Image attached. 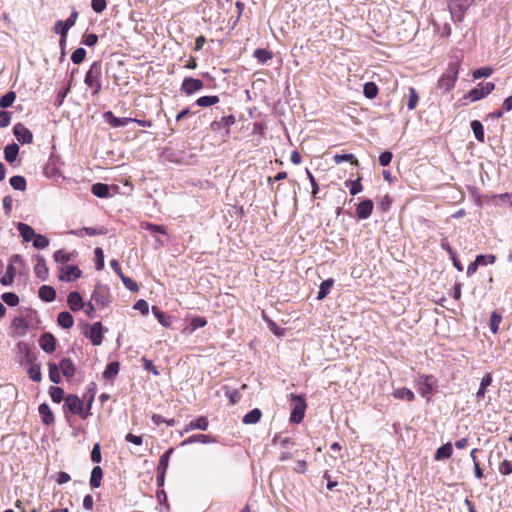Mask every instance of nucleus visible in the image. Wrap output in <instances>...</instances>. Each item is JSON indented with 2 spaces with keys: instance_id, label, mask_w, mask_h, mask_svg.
Returning a JSON list of instances; mask_svg holds the SVG:
<instances>
[{
  "instance_id": "25",
  "label": "nucleus",
  "mask_w": 512,
  "mask_h": 512,
  "mask_svg": "<svg viewBox=\"0 0 512 512\" xmlns=\"http://www.w3.org/2000/svg\"><path fill=\"white\" fill-rule=\"evenodd\" d=\"M16 227L25 242L31 241L36 234L34 229L26 223L18 222Z\"/></svg>"
},
{
  "instance_id": "6",
  "label": "nucleus",
  "mask_w": 512,
  "mask_h": 512,
  "mask_svg": "<svg viewBox=\"0 0 512 512\" xmlns=\"http://www.w3.org/2000/svg\"><path fill=\"white\" fill-rule=\"evenodd\" d=\"M64 408H67L71 413L79 415L83 419H86L89 415V412H84L83 401L74 394H69L65 398Z\"/></svg>"
},
{
  "instance_id": "33",
  "label": "nucleus",
  "mask_w": 512,
  "mask_h": 512,
  "mask_svg": "<svg viewBox=\"0 0 512 512\" xmlns=\"http://www.w3.org/2000/svg\"><path fill=\"white\" fill-rule=\"evenodd\" d=\"M452 452H453L452 444L450 442H448L436 450L434 458H435V460L448 459L451 457Z\"/></svg>"
},
{
  "instance_id": "47",
  "label": "nucleus",
  "mask_w": 512,
  "mask_h": 512,
  "mask_svg": "<svg viewBox=\"0 0 512 512\" xmlns=\"http://www.w3.org/2000/svg\"><path fill=\"white\" fill-rule=\"evenodd\" d=\"M152 313L163 327H169V317L157 306H152Z\"/></svg>"
},
{
  "instance_id": "16",
  "label": "nucleus",
  "mask_w": 512,
  "mask_h": 512,
  "mask_svg": "<svg viewBox=\"0 0 512 512\" xmlns=\"http://www.w3.org/2000/svg\"><path fill=\"white\" fill-rule=\"evenodd\" d=\"M39 346L46 353H52L56 349V338L49 332H45L40 336Z\"/></svg>"
},
{
  "instance_id": "11",
  "label": "nucleus",
  "mask_w": 512,
  "mask_h": 512,
  "mask_svg": "<svg viewBox=\"0 0 512 512\" xmlns=\"http://www.w3.org/2000/svg\"><path fill=\"white\" fill-rule=\"evenodd\" d=\"M13 133L16 137V139L21 143V144H30L32 143L33 141V135L31 133V131L26 128L23 124L21 123H17L14 127H13Z\"/></svg>"
},
{
  "instance_id": "28",
  "label": "nucleus",
  "mask_w": 512,
  "mask_h": 512,
  "mask_svg": "<svg viewBox=\"0 0 512 512\" xmlns=\"http://www.w3.org/2000/svg\"><path fill=\"white\" fill-rule=\"evenodd\" d=\"M57 323L59 326H61L63 329H69L74 324L73 316L68 311H62L57 316Z\"/></svg>"
},
{
  "instance_id": "58",
  "label": "nucleus",
  "mask_w": 512,
  "mask_h": 512,
  "mask_svg": "<svg viewBox=\"0 0 512 512\" xmlns=\"http://www.w3.org/2000/svg\"><path fill=\"white\" fill-rule=\"evenodd\" d=\"M1 299L11 307L18 305L19 297L13 292H5L1 295Z\"/></svg>"
},
{
  "instance_id": "57",
  "label": "nucleus",
  "mask_w": 512,
  "mask_h": 512,
  "mask_svg": "<svg viewBox=\"0 0 512 512\" xmlns=\"http://www.w3.org/2000/svg\"><path fill=\"white\" fill-rule=\"evenodd\" d=\"M32 240L36 249H44L49 245V239L41 234H35Z\"/></svg>"
},
{
  "instance_id": "1",
  "label": "nucleus",
  "mask_w": 512,
  "mask_h": 512,
  "mask_svg": "<svg viewBox=\"0 0 512 512\" xmlns=\"http://www.w3.org/2000/svg\"><path fill=\"white\" fill-rule=\"evenodd\" d=\"M101 74L102 64L100 61H95L91 64L89 70L86 72L84 83L92 88V95L97 96L101 91Z\"/></svg>"
},
{
  "instance_id": "32",
  "label": "nucleus",
  "mask_w": 512,
  "mask_h": 512,
  "mask_svg": "<svg viewBox=\"0 0 512 512\" xmlns=\"http://www.w3.org/2000/svg\"><path fill=\"white\" fill-rule=\"evenodd\" d=\"M492 383V376L490 373H487L484 375V377L481 379L479 389L476 393V399L477 401H480L482 398H484L486 389L488 386H490Z\"/></svg>"
},
{
  "instance_id": "39",
  "label": "nucleus",
  "mask_w": 512,
  "mask_h": 512,
  "mask_svg": "<svg viewBox=\"0 0 512 512\" xmlns=\"http://www.w3.org/2000/svg\"><path fill=\"white\" fill-rule=\"evenodd\" d=\"M48 367L50 381L53 382L54 384H59L61 382L59 365L54 362H49Z\"/></svg>"
},
{
  "instance_id": "21",
  "label": "nucleus",
  "mask_w": 512,
  "mask_h": 512,
  "mask_svg": "<svg viewBox=\"0 0 512 512\" xmlns=\"http://www.w3.org/2000/svg\"><path fill=\"white\" fill-rule=\"evenodd\" d=\"M62 374L66 378H72L76 372V367L70 358H62L58 364Z\"/></svg>"
},
{
  "instance_id": "4",
  "label": "nucleus",
  "mask_w": 512,
  "mask_h": 512,
  "mask_svg": "<svg viewBox=\"0 0 512 512\" xmlns=\"http://www.w3.org/2000/svg\"><path fill=\"white\" fill-rule=\"evenodd\" d=\"M474 0H449L448 8L454 22H461L468 8Z\"/></svg>"
},
{
  "instance_id": "18",
  "label": "nucleus",
  "mask_w": 512,
  "mask_h": 512,
  "mask_svg": "<svg viewBox=\"0 0 512 512\" xmlns=\"http://www.w3.org/2000/svg\"><path fill=\"white\" fill-rule=\"evenodd\" d=\"M67 304L69 308L74 312L83 309L85 306L82 296L77 291H72L68 294Z\"/></svg>"
},
{
  "instance_id": "8",
  "label": "nucleus",
  "mask_w": 512,
  "mask_h": 512,
  "mask_svg": "<svg viewBox=\"0 0 512 512\" xmlns=\"http://www.w3.org/2000/svg\"><path fill=\"white\" fill-rule=\"evenodd\" d=\"M108 296V289L101 284H97L91 294V302H93L97 307L104 308L109 304Z\"/></svg>"
},
{
  "instance_id": "26",
  "label": "nucleus",
  "mask_w": 512,
  "mask_h": 512,
  "mask_svg": "<svg viewBox=\"0 0 512 512\" xmlns=\"http://www.w3.org/2000/svg\"><path fill=\"white\" fill-rule=\"evenodd\" d=\"M39 298L44 302H52L56 298V291L52 286L43 285L38 291Z\"/></svg>"
},
{
  "instance_id": "64",
  "label": "nucleus",
  "mask_w": 512,
  "mask_h": 512,
  "mask_svg": "<svg viewBox=\"0 0 512 512\" xmlns=\"http://www.w3.org/2000/svg\"><path fill=\"white\" fill-rule=\"evenodd\" d=\"M499 472L502 475H509L512 473V461L503 460L499 465Z\"/></svg>"
},
{
  "instance_id": "42",
  "label": "nucleus",
  "mask_w": 512,
  "mask_h": 512,
  "mask_svg": "<svg viewBox=\"0 0 512 512\" xmlns=\"http://www.w3.org/2000/svg\"><path fill=\"white\" fill-rule=\"evenodd\" d=\"M9 183L15 190L24 191L26 189V179L23 176H12L9 180Z\"/></svg>"
},
{
  "instance_id": "31",
  "label": "nucleus",
  "mask_w": 512,
  "mask_h": 512,
  "mask_svg": "<svg viewBox=\"0 0 512 512\" xmlns=\"http://www.w3.org/2000/svg\"><path fill=\"white\" fill-rule=\"evenodd\" d=\"M19 153V146L16 143L8 144L4 148V158L7 162L13 163Z\"/></svg>"
},
{
  "instance_id": "36",
  "label": "nucleus",
  "mask_w": 512,
  "mask_h": 512,
  "mask_svg": "<svg viewBox=\"0 0 512 512\" xmlns=\"http://www.w3.org/2000/svg\"><path fill=\"white\" fill-rule=\"evenodd\" d=\"M16 275V269L13 264H8L6 267L5 274L1 277L0 282L4 286L11 285L14 281V277Z\"/></svg>"
},
{
  "instance_id": "23",
  "label": "nucleus",
  "mask_w": 512,
  "mask_h": 512,
  "mask_svg": "<svg viewBox=\"0 0 512 512\" xmlns=\"http://www.w3.org/2000/svg\"><path fill=\"white\" fill-rule=\"evenodd\" d=\"M38 412L45 425H51L55 422L54 414L47 403L40 404Z\"/></svg>"
},
{
  "instance_id": "22",
  "label": "nucleus",
  "mask_w": 512,
  "mask_h": 512,
  "mask_svg": "<svg viewBox=\"0 0 512 512\" xmlns=\"http://www.w3.org/2000/svg\"><path fill=\"white\" fill-rule=\"evenodd\" d=\"M37 263L34 267L35 275L40 278L41 280H46L48 277V267L46 265V261L43 256L37 255L36 256Z\"/></svg>"
},
{
  "instance_id": "38",
  "label": "nucleus",
  "mask_w": 512,
  "mask_h": 512,
  "mask_svg": "<svg viewBox=\"0 0 512 512\" xmlns=\"http://www.w3.org/2000/svg\"><path fill=\"white\" fill-rule=\"evenodd\" d=\"M333 284H334V280L332 278L324 280L319 287L317 299L318 300L324 299L329 294L330 289L332 288Z\"/></svg>"
},
{
  "instance_id": "30",
  "label": "nucleus",
  "mask_w": 512,
  "mask_h": 512,
  "mask_svg": "<svg viewBox=\"0 0 512 512\" xmlns=\"http://www.w3.org/2000/svg\"><path fill=\"white\" fill-rule=\"evenodd\" d=\"M207 320L204 317L197 316L190 320V323L188 326L184 328V332H187L188 334H192L195 330L198 328H202L206 326Z\"/></svg>"
},
{
  "instance_id": "15",
  "label": "nucleus",
  "mask_w": 512,
  "mask_h": 512,
  "mask_svg": "<svg viewBox=\"0 0 512 512\" xmlns=\"http://www.w3.org/2000/svg\"><path fill=\"white\" fill-rule=\"evenodd\" d=\"M235 123V117L233 115L222 116L219 120H214L210 124V129L214 132L226 129V133H229V128Z\"/></svg>"
},
{
  "instance_id": "17",
  "label": "nucleus",
  "mask_w": 512,
  "mask_h": 512,
  "mask_svg": "<svg viewBox=\"0 0 512 512\" xmlns=\"http://www.w3.org/2000/svg\"><path fill=\"white\" fill-rule=\"evenodd\" d=\"M82 275L81 270L76 265L66 266L65 269H62V273L59 276V279L63 282H70L74 279L80 278Z\"/></svg>"
},
{
  "instance_id": "60",
  "label": "nucleus",
  "mask_w": 512,
  "mask_h": 512,
  "mask_svg": "<svg viewBox=\"0 0 512 512\" xmlns=\"http://www.w3.org/2000/svg\"><path fill=\"white\" fill-rule=\"evenodd\" d=\"M475 259L477 260V264H480V266H482V265L495 263L496 256L493 254H487V255L480 254V255H477Z\"/></svg>"
},
{
  "instance_id": "10",
  "label": "nucleus",
  "mask_w": 512,
  "mask_h": 512,
  "mask_svg": "<svg viewBox=\"0 0 512 512\" xmlns=\"http://www.w3.org/2000/svg\"><path fill=\"white\" fill-rule=\"evenodd\" d=\"M203 87L204 83L202 80L193 77H186L182 82L181 90L187 95H191L194 92L203 89Z\"/></svg>"
},
{
  "instance_id": "9",
  "label": "nucleus",
  "mask_w": 512,
  "mask_h": 512,
  "mask_svg": "<svg viewBox=\"0 0 512 512\" xmlns=\"http://www.w3.org/2000/svg\"><path fill=\"white\" fill-rule=\"evenodd\" d=\"M77 18L78 12L73 9L71 15L65 21L58 20L55 23V32L63 36V39L66 38L69 29L75 25Z\"/></svg>"
},
{
  "instance_id": "59",
  "label": "nucleus",
  "mask_w": 512,
  "mask_h": 512,
  "mask_svg": "<svg viewBox=\"0 0 512 512\" xmlns=\"http://www.w3.org/2000/svg\"><path fill=\"white\" fill-rule=\"evenodd\" d=\"M53 257L56 262L66 264L72 260L73 255L66 253L64 250H58L54 253Z\"/></svg>"
},
{
  "instance_id": "7",
  "label": "nucleus",
  "mask_w": 512,
  "mask_h": 512,
  "mask_svg": "<svg viewBox=\"0 0 512 512\" xmlns=\"http://www.w3.org/2000/svg\"><path fill=\"white\" fill-rule=\"evenodd\" d=\"M494 89L495 85L492 82L480 83L476 88L470 90L465 98H468L473 102L478 101L490 94Z\"/></svg>"
},
{
  "instance_id": "55",
  "label": "nucleus",
  "mask_w": 512,
  "mask_h": 512,
  "mask_svg": "<svg viewBox=\"0 0 512 512\" xmlns=\"http://www.w3.org/2000/svg\"><path fill=\"white\" fill-rule=\"evenodd\" d=\"M501 320H502L501 314H499L496 311H493L490 316V322H489V327H490V330L492 333H494V334L497 333Z\"/></svg>"
},
{
  "instance_id": "27",
  "label": "nucleus",
  "mask_w": 512,
  "mask_h": 512,
  "mask_svg": "<svg viewBox=\"0 0 512 512\" xmlns=\"http://www.w3.org/2000/svg\"><path fill=\"white\" fill-rule=\"evenodd\" d=\"M17 346L20 352L24 354L22 363L32 364L36 360V355L31 351L27 343L20 342Z\"/></svg>"
},
{
  "instance_id": "41",
  "label": "nucleus",
  "mask_w": 512,
  "mask_h": 512,
  "mask_svg": "<svg viewBox=\"0 0 512 512\" xmlns=\"http://www.w3.org/2000/svg\"><path fill=\"white\" fill-rule=\"evenodd\" d=\"M470 125L475 138L479 142H484V128L482 123L478 120H473Z\"/></svg>"
},
{
  "instance_id": "40",
  "label": "nucleus",
  "mask_w": 512,
  "mask_h": 512,
  "mask_svg": "<svg viewBox=\"0 0 512 512\" xmlns=\"http://www.w3.org/2000/svg\"><path fill=\"white\" fill-rule=\"evenodd\" d=\"M393 396L397 399H406L408 401H413L415 398L414 393L406 387L395 389Z\"/></svg>"
},
{
  "instance_id": "49",
  "label": "nucleus",
  "mask_w": 512,
  "mask_h": 512,
  "mask_svg": "<svg viewBox=\"0 0 512 512\" xmlns=\"http://www.w3.org/2000/svg\"><path fill=\"white\" fill-rule=\"evenodd\" d=\"M364 96L368 99H374L378 94V87L374 82H367L363 87Z\"/></svg>"
},
{
  "instance_id": "45",
  "label": "nucleus",
  "mask_w": 512,
  "mask_h": 512,
  "mask_svg": "<svg viewBox=\"0 0 512 512\" xmlns=\"http://www.w3.org/2000/svg\"><path fill=\"white\" fill-rule=\"evenodd\" d=\"M29 378L34 382H40L42 380L41 368L39 364H31L27 370Z\"/></svg>"
},
{
  "instance_id": "56",
  "label": "nucleus",
  "mask_w": 512,
  "mask_h": 512,
  "mask_svg": "<svg viewBox=\"0 0 512 512\" xmlns=\"http://www.w3.org/2000/svg\"><path fill=\"white\" fill-rule=\"evenodd\" d=\"M141 227L145 230L150 231L153 234H166V228L163 225H157L153 223L144 222L141 224Z\"/></svg>"
},
{
  "instance_id": "63",
  "label": "nucleus",
  "mask_w": 512,
  "mask_h": 512,
  "mask_svg": "<svg viewBox=\"0 0 512 512\" xmlns=\"http://www.w3.org/2000/svg\"><path fill=\"white\" fill-rule=\"evenodd\" d=\"M91 7L95 13H102L106 7V0H91Z\"/></svg>"
},
{
  "instance_id": "2",
  "label": "nucleus",
  "mask_w": 512,
  "mask_h": 512,
  "mask_svg": "<svg viewBox=\"0 0 512 512\" xmlns=\"http://www.w3.org/2000/svg\"><path fill=\"white\" fill-rule=\"evenodd\" d=\"M459 68V62L455 61L449 63L446 71L438 80V88L443 90L444 92L450 91L454 87L455 82L457 80Z\"/></svg>"
},
{
  "instance_id": "13",
  "label": "nucleus",
  "mask_w": 512,
  "mask_h": 512,
  "mask_svg": "<svg viewBox=\"0 0 512 512\" xmlns=\"http://www.w3.org/2000/svg\"><path fill=\"white\" fill-rule=\"evenodd\" d=\"M103 118L106 123H108L111 127H114V128L127 126L129 123L134 121V118L116 117L111 111L105 112L103 114Z\"/></svg>"
},
{
  "instance_id": "19",
  "label": "nucleus",
  "mask_w": 512,
  "mask_h": 512,
  "mask_svg": "<svg viewBox=\"0 0 512 512\" xmlns=\"http://www.w3.org/2000/svg\"><path fill=\"white\" fill-rule=\"evenodd\" d=\"M208 426H209V421H208V418L205 417V416H200L199 418H197L196 420H192L190 421L184 428L183 433H188L190 432L191 430H195V429H199V430H202V431H206L208 429Z\"/></svg>"
},
{
  "instance_id": "62",
  "label": "nucleus",
  "mask_w": 512,
  "mask_h": 512,
  "mask_svg": "<svg viewBox=\"0 0 512 512\" xmlns=\"http://www.w3.org/2000/svg\"><path fill=\"white\" fill-rule=\"evenodd\" d=\"M491 74H492V69L490 67H481V68L476 69L473 72V77L475 79H480V78L489 77Z\"/></svg>"
},
{
  "instance_id": "29",
  "label": "nucleus",
  "mask_w": 512,
  "mask_h": 512,
  "mask_svg": "<svg viewBox=\"0 0 512 512\" xmlns=\"http://www.w3.org/2000/svg\"><path fill=\"white\" fill-rule=\"evenodd\" d=\"M119 362L112 361L107 366L106 369L103 372V378L107 381H112L115 379L119 372Z\"/></svg>"
},
{
  "instance_id": "50",
  "label": "nucleus",
  "mask_w": 512,
  "mask_h": 512,
  "mask_svg": "<svg viewBox=\"0 0 512 512\" xmlns=\"http://www.w3.org/2000/svg\"><path fill=\"white\" fill-rule=\"evenodd\" d=\"M76 70H73L72 71V74H71V77L68 81V84L65 88H63L62 90H60L57 94V99H56V105L57 106H60L62 105V103L64 102V99L66 98L67 94L69 93L70 89H71V85H72V81H73V74Z\"/></svg>"
},
{
  "instance_id": "48",
  "label": "nucleus",
  "mask_w": 512,
  "mask_h": 512,
  "mask_svg": "<svg viewBox=\"0 0 512 512\" xmlns=\"http://www.w3.org/2000/svg\"><path fill=\"white\" fill-rule=\"evenodd\" d=\"M333 160L336 164H340L342 162H351L353 165L358 166V160L355 158L354 154H336L333 156Z\"/></svg>"
},
{
  "instance_id": "3",
  "label": "nucleus",
  "mask_w": 512,
  "mask_h": 512,
  "mask_svg": "<svg viewBox=\"0 0 512 512\" xmlns=\"http://www.w3.org/2000/svg\"><path fill=\"white\" fill-rule=\"evenodd\" d=\"M291 415L290 422L298 424L304 416L307 408L306 399L302 395L291 394L290 397Z\"/></svg>"
},
{
  "instance_id": "46",
  "label": "nucleus",
  "mask_w": 512,
  "mask_h": 512,
  "mask_svg": "<svg viewBox=\"0 0 512 512\" xmlns=\"http://www.w3.org/2000/svg\"><path fill=\"white\" fill-rule=\"evenodd\" d=\"M219 102V97L215 95L202 96L196 100V104L200 107H209Z\"/></svg>"
},
{
  "instance_id": "37",
  "label": "nucleus",
  "mask_w": 512,
  "mask_h": 512,
  "mask_svg": "<svg viewBox=\"0 0 512 512\" xmlns=\"http://www.w3.org/2000/svg\"><path fill=\"white\" fill-rule=\"evenodd\" d=\"M262 412L258 408L252 409L246 415H244L242 421L244 424H256L260 421Z\"/></svg>"
},
{
  "instance_id": "61",
  "label": "nucleus",
  "mask_w": 512,
  "mask_h": 512,
  "mask_svg": "<svg viewBox=\"0 0 512 512\" xmlns=\"http://www.w3.org/2000/svg\"><path fill=\"white\" fill-rule=\"evenodd\" d=\"M86 56V50L84 48H77L71 55V60L74 64H80L83 62Z\"/></svg>"
},
{
  "instance_id": "12",
  "label": "nucleus",
  "mask_w": 512,
  "mask_h": 512,
  "mask_svg": "<svg viewBox=\"0 0 512 512\" xmlns=\"http://www.w3.org/2000/svg\"><path fill=\"white\" fill-rule=\"evenodd\" d=\"M86 337H88L91 343L94 346H99L103 342V326L101 322H95L91 325L90 330L86 333Z\"/></svg>"
},
{
  "instance_id": "44",
  "label": "nucleus",
  "mask_w": 512,
  "mask_h": 512,
  "mask_svg": "<svg viewBox=\"0 0 512 512\" xmlns=\"http://www.w3.org/2000/svg\"><path fill=\"white\" fill-rule=\"evenodd\" d=\"M253 56L262 64L266 63L268 60L272 59L273 55L267 49L258 48L254 51Z\"/></svg>"
},
{
  "instance_id": "51",
  "label": "nucleus",
  "mask_w": 512,
  "mask_h": 512,
  "mask_svg": "<svg viewBox=\"0 0 512 512\" xmlns=\"http://www.w3.org/2000/svg\"><path fill=\"white\" fill-rule=\"evenodd\" d=\"M345 186L349 187L350 194L353 195V196H355L358 193H360L362 191V189H363L361 181H360V178H358L356 180H346L345 181Z\"/></svg>"
},
{
  "instance_id": "14",
  "label": "nucleus",
  "mask_w": 512,
  "mask_h": 512,
  "mask_svg": "<svg viewBox=\"0 0 512 512\" xmlns=\"http://www.w3.org/2000/svg\"><path fill=\"white\" fill-rule=\"evenodd\" d=\"M373 208H374V203L372 200L365 199V200L361 201L357 205V208H356L357 217L360 220L368 219L372 214Z\"/></svg>"
},
{
  "instance_id": "53",
  "label": "nucleus",
  "mask_w": 512,
  "mask_h": 512,
  "mask_svg": "<svg viewBox=\"0 0 512 512\" xmlns=\"http://www.w3.org/2000/svg\"><path fill=\"white\" fill-rule=\"evenodd\" d=\"M16 99V93L14 91H9L5 95L0 98V107L5 109L10 107Z\"/></svg>"
},
{
  "instance_id": "24",
  "label": "nucleus",
  "mask_w": 512,
  "mask_h": 512,
  "mask_svg": "<svg viewBox=\"0 0 512 512\" xmlns=\"http://www.w3.org/2000/svg\"><path fill=\"white\" fill-rule=\"evenodd\" d=\"M12 327L17 336H25L29 329V323L22 317H15L12 321Z\"/></svg>"
},
{
  "instance_id": "43",
  "label": "nucleus",
  "mask_w": 512,
  "mask_h": 512,
  "mask_svg": "<svg viewBox=\"0 0 512 512\" xmlns=\"http://www.w3.org/2000/svg\"><path fill=\"white\" fill-rule=\"evenodd\" d=\"M419 101V95L415 88L409 87L408 89V99H407V108L409 110H413L416 108Z\"/></svg>"
},
{
  "instance_id": "35",
  "label": "nucleus",
  "mask_w": 512,
  "mask_h": 512,
  "mask_svg": "<svg viewBox=\"0 0 512 512\" xmlns=\"http://www.w3.org/2000/svg\"><path fill=\"white\" fill-rule=\"evenodd\" d=\"M103 477V470L100 466L93 467L91 471L90 477V486L92 488H98L101 485V480Z\"/></svg>"
},
{
  "instance_id": "20",
  "label": "nucleus",
  "mask_w": 512,
  "mask_h": 512,
  "mask_svg": "<svg viewBox=\"0 0 512 512\" xmlns=\"http://www.w3.org/2000/svg\"><path fill=\"white\" fill-rule=\"evenodd\" d=\"M197 442H200L203 444H209V443L217 442V439L213 436L206 435V434H195V435L188 437L186 440H184L181 443V446H185V445L193 444V443H197Z\"/></svg>"
},
{
  "instance_id": "5",
  "label": "nucleus",
  "mask_w": 512,
  "mask_h": 512,
  "mask_svg": "<svg viewBox=\"0 0 512 512\" xmlns=\"http://www.w3.org/2000/svg\"><path fill=\"white\" fill-rule=\"evenodd\" d=\"M418 392L426 399H430L437 386V381L432 375H422L418 378Z\"/></svg>"
},
{
  "instance_id": "52",
  "label": "nucleus",
  "mask_w": 512,
  "mask_h": 512,
  "mask_svg": "<svg viewBox=\"0 0 512 512\" xmlns=\"http://www.w3.org/2000/svg\"><path fill=\"white\" fill-rule=\"evenodd\" d=\"M173 451H174L173 448H169L166 452H164L161 455V457L159 459L158 466H157V470L167 471L169 459H170V456L173 453Z\"/></svg>"
},
{
  "instance_id": "34",
  "label": "nucleus",
  "mask_w": 512,
  "mask_h": 512,
  "mask_svg": "<svg viewBox=\"0 0 512 512\" xmlns=\"http://www.w3.org/2000/svg\"><path fill=\"white\" fill-rule=\"evenodd\" d=\"M91 192L99 198H106L109 196L110 188L105 183H95L92 185Z\"/></svg>"
},
{
  "instance_id": "54",
  "label": "nucleus",
  "mask_w": 512,
  "mask_h": 512,
  "mask_svg": "<svg viewBox=\"0 0 512 512\" xmlns=\"http://www.w3.org/2000/svg\"><path fill=\"white\" fill-rule=\"evenodd\" d=\"M49 395L53 402L60 403L64 398V390L57 386H51L49 388Z\"/></svg>"
}]
</instances>
